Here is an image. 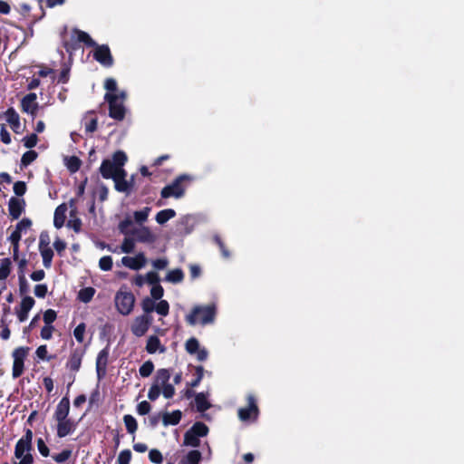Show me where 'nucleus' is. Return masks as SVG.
Instances as JSON below:
<instances>
[{"instance_id":"3c124183","label":"nucleus","mask_w":464,"mask_h":464,"mask_svg":"<svg viewBox=\"0 0 464 464\" xmlns=\"http://www.w3.org/2000/svg\"><path fill=\"white\" fill-rule=\"evenodd\" d=\"M72 456V450L69 449H65L62 450L59 454H55L53 456V459L57 463H63L68 460Z\"/></svg>"},{"instance_id":"8fccbe9b","label":"nucleus","mask_w":464,"mask_h":464,"mask_svg":"<svg viewBox=\"0 0 464 464\" xmlns=\"http://www.w3.org/2000/svg\"><path fill=\"white\" fill-rule=\"evenodd\" d=\"M213 240L218 246L223 257L228 258L230 256V253L227 248L225 243L223 242L222 238L218 235H215Z\"/></svg>"},{"instance_id":"c9c22d12","label":"nucleus","mask_w":464,"mask_h":464,"mask_svg":"<svg viewBox=\"0 0 464 464\" xmlns=\"http://www.w3.org/2000/svg\"><path fill=\"white\" fill-rule=\"evenodd\" d=\"M95 294V289L93 287H84L82 288L78 293V298L80 301L83 303H89Z\"/></svg>"},{"instance_id":"9d476101","label":"nucleus","mask_w":464,"mask_h":464,"mask_svg":"<svg viewBox=\"0 0 464 464\" xmlns=\"http://www.w3.org/2000/svg\"><path fill=\"white\" fill-rule=\"evenodd\" d=\"M110 347L109 344L101 350L96 358V373L99 381L102 380L107 374V366L109 362Z\"/></svg>"},{"instance_id":"f257e3e1","label":"nucleus","mask_w":464,"mask_h":464,"mask_svg":"<svg viewBox=\"0 0 464 464\" xmlns=\"http://www.w3.org/2000/svg\"><path fill=\"white\" fill-rule=\"evenodd\" d=\"M33 431L30 429L25 430L24 435L18 440L14 447V457L20 459L14 464H33L34 459L31 453L33 450Z\"/></svg>"},{"instance_id":"13d9d810","label":"nucleus","mask_w":464,"mask_h":464,"mask_svg":"<svg viewBox=\"0 0 464 464\" xmlns=\"http://www.w3.org/2000/svg\"><path fill=\"white\" fill-rule=\"evenodd\" d=\"M151 298L153 300H160L164 295V289L160 284L153 285L150 289Z\"/></svg>"},{"instance_id":"774afa93","label":"nucleus","mask_w":464,"mask_h":464,"mask_svg":"<svg viewBox=\"0 0 464 464\" xmlns=\"http://www.w3.org/2000/svg\"><path fill=\"white\" fill-rule=\"evenodd\" d=\"M151 409L150 404L147 401H143L137 405V411L140 415H146Z\"/></svg>"},{"instance_id":"72a5a7b5","label":"nucleus","mask_w":464,"mask_h":464,"mask_svg":"<svg viewBox=\"0 0 464 464\" xmlns=\"http://www.w3.org/2000/svg\"><path fill=\"white\" fill-rule=\"evenodd\" d=\"M123 421L127 431L130 434H134L138 430V422L136 419L130 414H126L123 416Z\"/></svg>"},{"instance_id":"4468645a","label":"nucleus","mask_w":464,"mask_h":464,"mask_svg":"<svg viewBox=\"0 0 464 464\" xmlns=\"http://www.w3.org/2000/svg\"><path fill=\"white\" fill-rule=\"evenodd\" d=\"M70 413V400L68 396H64L61 399L59 403L56 406V409L53 413V419L58 420H64V419H68Z\"/></svg>"},{"instance_id":"37998d69","label":"nucleus","mask_w":464,"mask_h":464,"mask_svg":"<svg viewBox=\"0 0 464 464\" xmlns=\"http://www.w3.org/2000/svg\"><path fill=\"white\" fill-rule=\"evenodd\" d=\"M150 211V208L149 207H145L142 210L135 211L133 213L135 221L139 224L145 222L148 219Z\"/></svg>"},{"instance_id":"603ef678","label":"nucleus","mask_w":464,"mask_h":464,"mask_svg":"<svg viewBox=\"0 0 464 464\" xmlns=\"http://www.w3.org/2000/svg\"><path fill=\"white\" fill-rule=\"evenodd\" d=\"M57 314L53 309H47L44 313V322L45 324L52 325V324L56 320Z\"/></svg>"},{"instance_id":"4d7b16f0","label":"nucleus","mask_w":464,"mask_h":464,"mask_svg":"<svg viewBox=\"0 0 464 464\" xmlns=\"http://www.w3.org/2000/svg\"><path fill=\"white\" fill-rule=\"evenodd\" d=\"M50 236L47 231H42L39 237V248H45V247H51L50 246Z\"/></svg>"},{"instance_id":"6e6d98bb","label":"nucleus","mask_w":464,"mask_h":464,"mask_svg":"<svg viewBox=\"0 0 464 464\" xmlns=\"http://www.w3.org/2000/svg\"><path fill=\"white\" fill-rule=\"evenodd\" d=\"M149 459L152 463L160 464L163 460L161 452L157 449H152L149 452Z\"/></svg>"},{"instance_id":"dca6fc26","label":"nucleus","mask_w":464,"mask_h":464,"mask_svg":"<svg viewBox=\"0 0 464 464\" xmlns=\"http://www.w3.org/2000/svg\"><path fill=\"white\" fill-rule=\"evenodd\" d=\"M84 352L81 349L73 350L67 361L66 367L72 372H78L82 365Z\"/></svg>"},{"instance_id":"412c9836","label":"nucleus","mask_w":464,"mask_h":464,"mask_svg":"<svg viewBox=\"0 0 464 464\" xmlns=\"http://www.w3.org/2000/svg\"><path fill=\"white\" fill-rule=\"evenodd\" d=\"M117 167L111 162V160L105 159L102 160L100 167V173L103 179H109L113 178Z\"/></svg>"},{"instance_id":"393cba45","label":"nucleus","mask_w":464,"mask_h":464,"mask_svg":"<svg viewBox=\"0 0 464 464\" xmlns=\"http://www.w3.org/2000/svg\"><path fill=\"white\" fill-rule=\"evenodd\" d=\"M13 247V258L14 261L18 260L19 256V242L21 240V231L16 228L11 233L8 237Z\"/></svg>"},{"instance_id":"de8ad7c7","label":"nucleus","mask_w":464,"mask_h":464,"mask_svg":"<svg viewBox=\"0 0 464 464\" xmlns=\"http://www.w3.org/2000/svg\"><path fill=\"white\" fill-rule=\"evenodd\" d=\"M141 308L146 314L153 312L155 310V302L152 298L145 297L141 301Z\"/></svg>"},{"instance_id":"1a4fd4ad","label":"nucleus","mask_w":464,"mask_h":464,"mask_svg":"<svg viewBox=\"0 0 464 464\" xmlns=\"http://www.w3.org/2000/svg\"><path fill=\"white\" fill-rule=\"evenodd\" d=\"M93 47V59L104 67H111L114 59L110 47L107 44H98L97 43Z\"/></svg>"},{"instance_id":"bf43d9fd","label":"nucleus","mask_w":464,"mask_h":464,"mask_svg":"<svg viewBox=\"0 0 464 464\" xmlns=\"http://www.w3.org/2000/svg\"><path fill=\"white\" fill-rule=\"evenodd\" d=\"M130 459H131V452L130 450H121L118 456V463L119 464H130Z\"/></svg>"},{"instance_id":"aec40b11","label":"nucleus","mask_w":464,"mask_h":464,"mask_svg":"<svg viewBox=\"0 0 464 464\" xmlns=\"http://www.w3.org/2000/svg\"><path fill=\"white\" fill-rule=\"evenodd\" d=\"M67 211V205L65 203H62L59 205L54 211V217H53V226L56 228H61L63 227L65 219H66V213Z\"/></svg>"},{"instance_id":"69168bd1","label":"nucleus","mask_w":464,"mask_h":464,"mask_svg":"<svg viewBox=\"0 0 464 464\" xmlns=\"http://www.w3.org/2000/svg\"><path fill=\"white\" fill-rule=\"evenodd\" d=\"M54 331V327L53 325L45 324L41 330V337L44 340H50L53 336V333Z\"/></svg>"},{"instance_id":"052dcab7","label":"nucleus","mask_w":464,"mask_h":464,"mask_svg":"<svg viewBox=\"0 0 464 464\" xmlns=\"http://www.w3.org/2000/svg\"><path fill=\"white\" fill-rule=\"evenodd\" d=\"M161 388L158 384H152L148 392V398L150 401H156L160 395Z\"/></svg>"},{"instance_id":"ddd939ff","label":"nucleus","mask_w":464,"mask_h":464,"mask_svg":"<svg viewBox=\"0 0 464 464\" xmlns=\"http://www.w3.org/2000/svg\"><path fill=\"white\" fill-rule=\"evenodd\" d=\"M25 208V201L24 198L12 197L8 202V211L12 219H18Z\"/></svg>"},{"instance_id":"f704fd0d","label":"nucleus","mask_w":464,"mask_h":464,"mask_svg":"<svg viewBox=\"0 0 464 464\" xmlns=\"http://www.w3.org/2000/svg\"><path fill=\"white\" fill-rule=\"evenodd\" d=\"M82 166V160L77 156L66 158V167L71 173L77 172Z\"/></svg>"},{"instance_id":"4be33fe9","label":"nucleus","mask_w":464,"mask_h":464,"mask_svg":"<svg viewBox=\"0 0 464 464\" xmlns=\"http://www.w3.org/2000/svg\"><path fill=\"white\" fill-rule=\"evenodd\" d=\"M5 115L7 122L10 124L12 130L14 132L18 133L19 132L18 130L20 128V118H19V115L16 112V111L13 107H10L6 110V111L5 112Z\"/></svg>"},{"instance_id":"9b49d317","label":"nucleus","mask_w":464,"mask_h":464,"mask_svg":"<svg viewBox=\"0 0 464 464\" xmlns=\"http://www.w3.org/2000/svg\"><path fill=\"white\" fill-rule=\"evenodd\" d=\"M152 318L149 314L137 316L131 324V332L137 337L143 336L151 324Z\"/></svg>"},{"instance_id":"e2e57ef3","label":"nucleus","mask_w":464,"mask_h":464,"mask_svg":"<svg viewBox=\"0 0 464 464\" xmlns=\"http://www.w3.org/2000/svg\"><path fill=\"white\" fill-rule=\"evenodd\" d=\"M14 192L16 196L22 197L26 192V184L24 181H16L14 184Z\"/></svg>"},{"instance_id":"6ab92c4d","label":"nucleus","mask_w":464,"mask_h":464,"mask_svg":"<svg viewBox=\"0 0 464 464\" xmlns=\"http://www.w3.org/2000/svg\"><path fill=\"white\" fill-rule=\"evenodd\" d=\"M166 347L161 345L160 340L157 335H150L147 340L146 351L148 353L153 354L157 351L163 353L166 352Z\"/></svg>"},{"instance_id":"79ce46f5","label":"nucleus","mask_w":464,"mask_h":464,"mask_svg":"<svg viewBox=\"0 0 464 464\" xmlns=\"http://www.w3.org/2000/svg\"><path fill=\"white\" fill-rule=\"evenodd\" d=\"M154 371V364L152 361H146L139 369V373L141 377H149Z\"/></svg>"},{"instance_id":"c756f323","label":"nucleus","mask_w":464,"mask_h":464,"mask_svg":"<svg viewBox=\"0 0 464 464\" xmlns=\"http://www.w3.org/2000/svg\"><path fill=\"white\" fill-rule=\"evenodd\" d=\"M199 439L188 429L184 434L183 445L197 448L200 445Z\"/></svg>"},{"instance_id":"20e7f679","label":"nucleus","mask_w":464,"mask_h":464,"mask_svg":"<svg viewBox=\"0 0 464 464\" xmlns=\"http://www.w3.org/2000/svg\"><path fill=\"white\" fill-rule=\"evenodd\" d=\"M78 43H83L88 47L96 45V42L86 32L74 28L71 41H63V47L67 53H72L80 47Z\"/></svg>"},{"instance_id":"0eeeda50","label":"nucleus","mask_w":464,"mask_h":464,"mask_svg":"<svg viewBox=\"0 0 464 464\" xmlns=\"http://www.w3.org/2000/svg\"><path fill=\"white\" fill-rule=\"evenodd\" d=\"M30 348L27 346H20L15 348L12 353L13 369L12 376L14 379L19 378L24 371V361L29 353Z\"/></svg>"},{"instance_id":"a878e982","label":"nucleus","mask_w":464,"mask_h":464,"mask_svg":"<svg viewBox=\"0 0 464 464\" xmlns=\"http://www.w3.org/2000/svg\"><path fill=\"white\" fill-rule=\"evenodd\" d=\"M196 408L198 412H205L211 407V403L208 401L207 395L204 392H199L195 395Z\"/></svg>"},{"instance_id":"cd10ccee","label":"nucleus","mask_w":464,"mask_h":464,"mask_svg":"<svg viewBox=\"0 0 464 464\" xmlns=\"http://www.w3.org/2000/svg\"><path fill=\"white\" fill-rule=\"evenodd\" d=\"M176 216V211L172 208H166L157 213L155 219L160 225L165 224L170 218Z\"/></svg>"},{"instance_id":"e433bc0d","label":"nucleus","mask_w":464,"mask_h":464,"mask_svg":"<svg viewBox=\"0 0 464 464\" xmlns=\"http://www.w3.org/2000/svg\"><path fill=\"white\" fill-rule=\"evenodd\" d=\"M11 260L10 258H3L0 264V280L6 279L11 273Z\"/></svg>"},{"instance_id":"39448f33","label":"nucleus","mask_w":464,"mask_h":464,"mask_svg":"<svg viewBox=\"0 0 464 464\" xmlns=\"http://www.w3.org/2000/svg\"><path fill=\"white\" fill-rule=\"evenodd\" d=\"M135 296L131 292L122 291L121 289L116 293L115 305L120 314L122 315L130 314L134 306Z\"/></svg>"},{"instance_id":"c03bdc74","label":"nucleus","mask_w":464,"mask_h":464,"mask_svg":"<svg viewBox=\"0 0 464 464\" xmlns=\"http://www.w3.org/2000/svg\"><path fill=\"white\" fill-rule=\"evenodd\" d=\"M113 266L112 257L111 256H104L99 260V267L102 271L111 270Z\"/></svg>"},{"instance_id":"a211bd4d","label":"nucleus","mask_w":464,"mask_h":464,"mask_svg":"<svg viewBox=\"0 0 464 464\" xmlns=\"http://www.w3.org/2000/svg\"><path fill=\"white\" fill-rule=\"evenodd\" d=\"M131 234L135 239L142 243H152L155 237L148 227H141L140 228L134 229Z\"/></svg>"},{"instance_id":"0e129e2a","label":"nucleus","mask_w":464,"mask_h":464,"mask_svg":"<svg viewBox=\"0 0 464 464\" xmlns=\"http://www.w3.org/2000/svg\"><path fill=\"white\" fill-rule=\"evenodd\" d=\"M37 449L43 457H48L50 455V450L42 438L37 440Z\"/></svg>"},{"instance_id":"338daca9","label":"nucleus","mask_w":464,"mask_h":464,"mask_svg":"<svg viewBox=\"0 0 464 464\" xmlns=\"http://www.w3.org/2000/svg\"><path fill=\"white\" fill-rule=\"evenodd\" d=\"M48 288L45 284H39L34 286V295L38 298H44L47 295Z\"/></svg>"},{"instance_id":"09e8293b","label":"nucleus","mask_w":464,"mask_h":464,"mask_svg":"<svg viewBox=\"0 0 464 464\" xmlns=\"http://www.w3.org/2000/svg\"><path fill=\"white\" fill-rule=\"evenodd\" d=\"M155 311L162 316L168 315L169 311V304L168 301L160 300L157 304H155Z\"/></svg>"},{"instance_id":"a18cd8bd","label":"nucleus","mask_w":464,"mask_h":464,"mask_svg":"<svg viewBox=\"0 0 464 464\" xmlns=\"http://www.w3.org/2000/svg\"><path fill=\"white\" fill-rule=\"evenodd\" d=\"M23 144L27 149H32L36 146L38 142V137L36 133H32L23 138Z\"/></svg>"},{"instance_id":"ea45409f","label":"nucleus","mask_w":464,"mask_h":464,"mask_svg":"<svg viewBox=\"0 0 464 464\" xmlns=\"http://www.w3.org/2000/svg\"><path fill=\"white\" fill-rule=\"evenodd\" d=\"M38 157V153L35 150H30L24 152L21 158V167H27L34 162Z\"/></svg>"},{"instance_id":"864d4df0","label":"nucleus","mask_w":464,"mask_h":464,"mask_svg":"<svg viewBox=\"0 0 464 464\" xmlns=\"http://www.w3.org/2000/svg\"><path fill=\"white\" fill-rule=\"evenodd\" d=\"M134 246H135L134 239L130 238V237H125L121 244V248L123 253L129 254L133 251Z\"/></svg>"},{"instance_id":"5701e85b","label":"nucleus","mask_w":464,"mask_h":464,"mask_svg":"<svg viewBox=\"0 0 464 464\" xmlns=\"http://www.w3.org/2000/svg\"><path fill=\"white\" fill-rule=\"evenodd\" d=\"M188 369L194 370L195 372H194V379L191 382H188L187 386L190 387V388H196L199 385L200 382L202 381V379L204 377L205 369L202 365L195 366L192 364L188 365Z\"/></svg>"},{"instance_id":"f03ea898","label":"nucleus","mask_w":464,"mask_h":464,"mask_svg":"<svg viewBox=\"0 0 464 464\" xmlns=\"http://www.w3.org/2000/svg\"><path fill=\"white\" fill-rule=\"evenodd\" d=\"M216 306L214 304L201 306L196 305L191 312L186 315L188 324L194 326L197 324L203 325L212 324L216 317Z\"/></svg>"},{"instance_id":"bb28decb","label":"nucleus","mask_w":464,"mask_h":464,"mask_svg":"<svg viewBox=\"0 0 464 464\" xmlns=\"http://www.w3.org/2000/svg\"><path fill=\"white\" fill-rule=\"evenodd\" d=\"M170 376L171 374L169 369H159L154 377V384H158L161 388V386L169 383Z\"/></svg>"},{"instance_id":"5fc2aeb1","label":"nucleus","mask_w":464,"mask_h":464,"mask_svg":"<svg viewBox=\"0 0 464 464\" xmlns=\"http://www.w3.org/2000/svg\"><path fill=\"white\" fill-rule=\"evenodd\" d=\"M34 304H35L34 299L32 296L27 295L22 299L21 304H20V308L23 310H25L27 312H30V310L33 308Z\"/></svg>"},{"instance_id":"f8f14e48","label":"nucleus","mask_w":464,"mask_h":464,"mask_svg":"<svg viewBox=\"0 0 464 464\" xmlns=\"http://www.w3.org/2000/svg\"><path fill=\"white\" fill-rule=\"evenodd\" d=\"M36 99L37 96L34 92L26 94L21 101L22 111L34 117L39 107Z\"/></svg>"},{"instance_id":"2f4dec72","label":"nucleus","mask_w":464,"mask_h":464,"mask_svg":"<svg viewBox=\"0 0 464 464\" xmlns=\"http://www.w3.org/2000/svg\"><path fill=\"white\" fill-rule=\"evenodd\" d=\"M166 281L173 283V284H179L181 283L184 279V273L180 268H176L173 270H170L167 276H166Z\"/></svg>"},{"instance_id":"423d86ee","label":"nucleus","mask_w":464,"mask_h":464,"mask_svg":"<svg viewBox=\"0 0 464 464\" xmlns=\"http://www.w3.org/2000/svg\"><path fill=\"white\" fill-rule=\"evenodd\" d=\"M104 100L109 104V116L116 121H122L125 118L126 108L122 102H119V95L106 92Z\"/></svg>"},{"instance_id":"6e6552de","label":"nucleus","mask_w":464,"mask_h":464,"mask_svg":"<svg viewBox=\"0 0 464 464\" xmlns=\"http://www.w3.org/2000/svg\"><path fill=\"white\" fill-rule=\"evenodd\" d=\"M247 406L239 408L237 415L242 421H255L259 415V409L256 403V397L253 394H248L246 397Z\"/></svg>"},{"instance_id":"680f3d73","label":"nucleus","mask_w":464,"mask_h":464,"mask_svg":"<svg viewBox=\"0 0 464 464\" xmlns=\"http://www.w3.org/2000/svg\"><path fill=\"white\" fill-rule=\"evenodd\" d=\"M145 277H146V282L149 285H151L152 286L160 284V278L157 272H154V271L148 272L146 274Z\"/></svg>"},{"instance_id":"49530a36","label":"nucleus","mask_w":464,"mask_h":464,"mask_svg":"<svg viewBox=\"0 0 464 464\" xmlns=\"http://www.w3.org/2000/svg\"><path fill=\"white\" fill-rule=\"evenodd\" d=\"M86 324L84 323L79 324L73 330V335L76 341L80 343L83 342Z\"/></svg>"},{"instance_id":"473e14b6","label":"nucleus","mask_w":464,"mask_h":464,"mask_svg":"<svg viewBox=\"0 0 464 464\" xmlns=\"http://www.w3.org/2000/svg\"><path fill=\"white\" fill-rule=\"evenodd\" d=\"M40 254L43 257V264L45 268H50L53 257V251L51 247L39 248Z\"/></svg>"},{"instance_id":"f3484780","label":"nucleus","mask_w":464,"mask_h":464,"mask_svg":"<svg viewBox=\"0 0 464 464\" xmlns=\"http://www.w3.org/2000/svg\"><path fill=\"white\" fill-rule=\"evenodd\" d=\"M76 428L75 422L68 418L64 419V420L57 421V437L64 438L74 431Z\"/></svg>"},{"instance_id":"7c9ffc66","label":"nucleus","mask_w":464,"mask_h":464,"mask_svg":"<svg viewBox=\"0 0 464 464\" xmlns=\"http://www.w3.org/2000/svg\"><path fill=\"white\" fill-rule=\"evenodd\" d=\"M189 430L198 438L206 437L209 431L208 427L201 421H196Z\"/></svg>"},{"instance_id":"a19ab883","label":"nucleus","mask_w":464,"mask_h":464,"mask_svg":"<svg viewBox=\"0 0 464 464\" xmlns=\"http://www.w3.org/2000/svg\"><path fill=\"white\" fill-rule=\"evenodd\" d=\"M114 182V188L121 193H125L126 195H130V185L127 183V179H118L113 181Z\"/></svg>"},{"instance_id":"b1692460","label":"nucleus","mask_w":464,"mask_h":464,"mask_svg":"<svg viewBox=\"0 0 464 464\" xmlns=\"http://www.w3.org/2000/svg\"><path fill=\"white\" fill-rule=\"evenodd\" d=\"M182 418V412L179 410H175L171 413L165 412L162 416L164 426L178 425Z\"/></svg>"},{"instance_id":"58836bf2","label":"nucleus","mask_w":464,"mask_h":464,"mask_svg":"<svg viewBox=\"0 0 464 464\" xmlns=\"http://www.w3.org/2000/svg\"><path fill=\"white\" fill-rule=\"evenodd\" d=\"M127 160V155L123 150H117L112 154L111 162L115 164L117 168L123 167Z\"/></svg>"},{"instance_id":"7ed1b4c3","label":"nucleus","mask_w":464,"mask_h":464,"mask_svg":"<svg viewBox=\"0 0 464 464\" xmlns=\"http://www.w3.org/2000/svg\"><path fill=\"white\" fill-rule=\"evenodd\" d=\"M193 180V177L188 174L179 175L174 180L165 186L161 191L162 198H180L185 195L188 185Z\"/></svg>"},{"instance_id":"4c0bfd02","label":"nucleus","mask_w":464,"mask_h":464,"mask_svg":"<svg viewBox=\"0 0 464 464\" xmlns=\"http://www.w3.org/2000/svg\"><path fill=\"white\" fill-rule=\"evenodd\" d=\"M199 348V342L196 337H190L185 343V350L188 354L194 355Z\"/></svg>"},{"instance_id":"2eb2a0df","label":"nucleus","mask_w":464,"mask_h":464,"mask_svg":"<svg viewBox=\"0 0 464 464\" xmlns=\"http://www.w3.org/2000/svg\"><path fill=\"white\" fill-rule=\"evenodd\" d=\"M146 261L147 260L143 253H139L134 257L123 256L121 258L122 265L132 270L140 269L145 266Z\"/></svg>"},{"instance_id":"c85d7f7f","label":"nucleus","mask_w":464,"mask_h":464,"mask_svg":"<svg viewBox=\"0 0 464 464\" xmlns=\"http://www.w3.org/2000/svg\"><path fill=\"white\" fill-rule=\"evenodd\" d=\"M201 459V452L198 450H192L180 461V464H199Z\"/></svg>"}]
</instances>
